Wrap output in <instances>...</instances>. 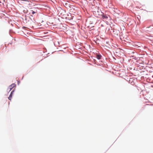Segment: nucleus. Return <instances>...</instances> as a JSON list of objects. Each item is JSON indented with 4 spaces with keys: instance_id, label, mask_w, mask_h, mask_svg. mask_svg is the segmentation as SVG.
Here are the masks:
<instances>
[{
    "instance_id": "nucleus-1",
    "label": "nucleus",
    "mask_w": 153,
    "mask_h": 153,
    "mask_svg": "<svg viewBox=\"0 0 153 153\" xmlns=\"http://www.w3.org/2000/svg\"><path fill=\"white\" fill-rule=\"evenodd\" d=\"M16 86V85L15 84L13 83L10 85L8 88V89H9V91H10L11 89L14 87Z\"/></svg>"
},
{
    "instance_id": "nucleus-2",
    "label": "nucleus",
    "mask_w": 153,
    "mask_h": 153,
    "mask_svg": "<svg viewBox=\"0 0 153 153\" xmlns=\"http://www.w3.org/2000/svg\"><path fill=\"white\" fill-rule=\"evenodd\" d=\"M36 13V12H34L33 11L31 10L30 11V14L32 16V14H33L34 13Z\"/></svg>"
},
{
    "instance_id": "nucleus-3",
    "label": "nucleus",
    "mask_w": 153,
    "mask_h": 153,
    "mask_svg": "<svg viewBox=\"0 0 153 153\" xmlns=\"http://www.w3.org/2000/svg\"><path fill=\"white\" fill-rule=\"evenodd\" d=\"M97 57L98 59H100L101 57V56L100 55H97Z\"/></svg>"
},
{
    "instance_id": "nucleus-4",
    "label": "nucleus",
    "mask_w": 153,
    "mask_h": 153,
    "mask_svg": "<svg viewBox=\"0 0 153 153\" xmlns=\"http://www.w3.org/2000/svg\"><path fill=\"white\" fill-rule=\"evenodd\" d=\"M102 17L103 18H105V19H107L108 18V17L106 15H103L102 16Z\"/></svg>"
},
{
    "instance_id": "nucleus-5",
    "label": "nucleus",
    "mask_w": 153,
    "mask_h": 153,
    "mask_svg": "<svg viewBox=\"0 0 153 153\" xmlns=\"http://www.w3.org/2000/svg\"><path fill=\"white\" fill-rule=\"evenodd\" d=\"M12 97V95H11V94H10L9 97H8L9 100H11Z\"/></svg>"
},
{
    "instance_id": "nucleus-6",
    "label": "nucleus",
    "mask_w": 153,
    "mask_h": 153,
    "mask_svg": "<svg viewBox=\"0 0 153 153\" xmlns=\"http://www.w3.org/2000/svg\"><path fill=\"white\" fill-rule=\"evenodd\" d=\"M5 1V0H0V3H3Z\"/></svg>"
},
{
    "instance_id": "nucleus-7",
    "label": "nucleus",
    "mask_w": 153,
    "mask_h": 153,
    "mask_svg": "<svg viewBox=\"0 0 153 153\" xmlns=\"http://www.w3.org/2000/svg\"><path fill=\"white\" fill-rule=\"evenodd\" d=\"M14 92V91H11V93H10V94H11V95H12V94H13V93Z\"/></svg>"
}]
</instances>
